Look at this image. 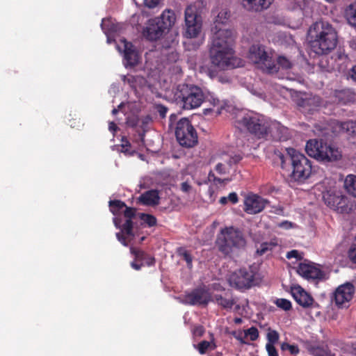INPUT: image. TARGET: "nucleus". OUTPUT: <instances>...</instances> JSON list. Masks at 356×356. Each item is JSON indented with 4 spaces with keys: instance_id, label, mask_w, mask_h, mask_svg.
Segmentation results:
<instances>
[{
    "instance_id": "obj_45",
    "label": "nucleus",
    "mask_w": 356,
    "mask_h": 356,
    "mask_svg": "<svg viewBox=\"0 0 356 356\" xmlns=\"http://www.w3.org/2000/svg\"><path fill=\"white\" fill-rule=\"evenodd\" d=\"M243 157L240 154H235L233 156H230L228 160L225 162L230 168L233 165L237 164L242 160Z\"/></svg>"
},
{
    "instance_id": "obj_42",
    "label": "nucleus",
    "mask_w": 356,
    "mask_h": 356,
    "mask_svg": "<svg viewBox=\"0 0 356 356\" xmlns=\"http://www.w3.org/2000/svg\"><path fill=\"white\" fill-rule=\"evenodd\" d=\"M121 152L128 155H133L134 152H131V143L126 138H122Z\"/></svg>"
},
{
    "instance_id": "obj_38",
    "label": "nucleus",
    "mask_w": 356,
    "mask_h": 356,
    "mask_svg": "<svg viewBox=\"0 0 356 356\" xmlns=\"http://www.w3.org/2000/svg\"><path fill=\"white\" fill-rule=\"evenodd\" d=\"M133 226L132 220L127 219L124 223L122 225V232L127 236H134Z\"/></svg>"
},
{
    "instance_id": "obj_46",
    "label": "nucleus",
    "mask_w": 356,
    "mask_h": 356,
    "mask_svg": "<svg viewBox=\"0 0 356 356\" xmlns=\"http://www.w3.org/2000/svg\"><path fill=\"white\" fill-rule=\"evenodd\" d=\"M155 108L161 118H165L168 111V108L163 104H156Z\"/></svg>"
},
{
    "instance_id": "obj_23",
    "label": "nucleus",
    "mask_w": 356,
    "mask_h": 356,
    "mask_svg": "<svg viewBox=\"0 0 356 356\" xmlns=\"http://www.w3.org/2000/svg\"><path fill=\"white\" fill-rule=\"evenodd\" d=\"M131 253L134 255L135 259L138 261H142L143 265H146L147 266H152L155 264V258L142 250L131 248H130Z\"/></svg>"
},
{
    "instance_id": "obj_49",
    "label": "nucleus",
    "mask_w": 356,
    "mask_h": 356,
    "mask_svg": "<svg viewBox=\"0 0 356 356\" xmlns=\"http://www.w3.org/2000/svg\"><path fill=\"white\" fill-rule=\"evenodd\" d=\"M136 209L126 206L124 211V216L127 218V219L132 220V218L136 216Z\"/></svg>"
},
{
    "instance_id": "obj_48",
    "label": "nucleus",
    "mask_w": 356,
    "mask_h": 356,
    "mask_svg": "<svg viewBox=\"0 0 356 356\" xmlns=\"http://www.w3.org/2000/svg\"><path fill=\"white\" fill-rule=\"evenodd\" d=\"M229 17V13L227 11H221L217 15L216 22L224 24Z\"/></svg>"
},
{
    "instance_id": "obj_28",
    "label": "nucleus",
    "mask_w": 356,
    "mask_h": 356,
    "mask_svg": "<svg viewBox=\"0 0 356 356\" xmlns=\"http://www.w3.org/2000/svg\"><path fill=\"white\" fill-rule=\"evenodd\" d=\"M344 186L349 194L356 197V175H348L344 181Z\"/></svg>"
},
{
    "instance_id": "obj_63",
    "label": "nucleus",
    "mask_w": 356,
    "mask_h": 356,
    "mask_svg": "<svg viewBox=\"0 0 356 356\" xmlns=\"http://www.w3.org/2000/svg\"><path fill=\"white\" fill-rule=\"evenodd\" d=\"M229 179H222L220 178H218V177H216V179L214 180V183L215 184H222L224 183L225 181H228Z\"/></svg>"
},
{
    "instance_id": "obj_64",
    "label": "nucleus",
    "mask_w": 356,
    "mask_h": 356,
    "mask_svg": "<svg viewBox=\"0 0 356 356\" xmlns=\"http://www.w3.org/2000/svg\"><path fill=\"white\" fill-rule=\"evenodd\" d=\"M350 47L353 49L356 50V38L351 40V42H350Z\"/></svg>"
},
{
    "instance_id": "obj_44",
    "label": "nucleus",
    "mask_w": 356,
    "mask_h": 356,
    "mask_svg": "<svg viewBox=\"0 0 356 356\" xmlns=\"http://www.w3.org/2000/svg\"><path fill=\"white\" fill-rule=\"evenodd\" d=\"M348 255L350 260L353 263L356 264V239L349 248Z\"/></svg>"
},
{
    "instance_id": "obj_10",
    "label": "nucleus",
    "mask_w": 356,
    "mask_h": 356,
    "mask_svg": "<svg viewBox=\"0 0 356 356\" xmlns=\"http://www.w3.org/2000/svg\"><path fill=\"white\" fill-rule=\"evenodd\" d=\"M249 58L254 63L260 65V68L268 74L278 71V67L272 56L266 51V47L261 44H253L249 49Z\"/></svg>"
},
{
    "instance_id": "obj_18",
    "label": "nucleus",
    "mask_w": 356,
    "mask_h": 356,
    "mask_svg": "<svg viewBox=\"0 0 356 356\" xmlns=\"http://www.w3.org/2000/svg\"><path fill=\"white\" fill-rule=\"evenodd\" d=\"M269 136L274 140H287L289 138V129L280 122L270 121L268 129V137Z\"/></svg>"
},
{
    "instance_id": "obj_43",
    "label": "nucleus",
    "mask_w": 356,
    "mask_h": 356,
    "mask_svg": "<svg viewBox=\"0 0 356 356\" xmlns=\"http://www.w3.org/2000/svg\"><path fill=\"white\" fill-rule=\"evenodd\" d=\"M281 349L282 350H288L293 355H296L299 353L300 350L298 346L296 345H291L288 343H283L281 345Z\"/></svg>"
},
{
    "instance_id": "obj_33",
    "label": "nucleus",
    "mask_w": 356,
    "mask_h": 356,
    "mask_svg": "<svg viewBox=\"0 0 356 356\" xmlns=\"http://www.w3.org/2000/svg\"><path fill=\"white\" fill-rule=\"evenodd\" d=\"M337 125L339 127L340 130L346 131L347 132L351 131L352 133H354L355 129L356 128V122H353L352 121L343 122H337Z\"/></svg>"
},
{
    "instance_id": "obj_41",
    "label": "nucleus",
    "mask_w": 356,
    "mask_h": 356,
    "mask_svg": "<svg viewBox=\"0 0 356 356\" xmlns=\"http://www.w3.org/2000/svg\"><path fill=\"white\" fill-rule=\"evenodd\" d=\"M334 57L335 60L339 62V65L345 64L348 60V56L341 50L337 51Z\"/></svg>"
},
{
    "instance_id": "obj_29",
    "label": "nucleus",
    "mask_w": 356,
    "mask_h": 356,
    "mask_svg": "<svg viewBox=\"0 0 356 356\" xmlns=\"http://www.w3.org/2000/svg\"><path fill=\"white\" fill-rule=\"evenodd\" d=\"M345 15L348 23L356 27V3L349 5L345 10Z\"/></svg>"
},
{
    "instance_id": "obj_47",
    "label": "nucleus",
    "mask_w": 356,
    "mask_h": 356,
    "mask_svg": "<svg viewBox=\"0 0 356 356\" xmlns=\"http://www.w3.org/2000/svg\"><path fill=\"white\" fill-rule=\"evenodd\" d=\"M182 256L183 259L186 261L187 266L191 268L193 266V257L190 252L187 250H184L182 253H179Z\"/></svg>"
},
{
    "instance_id": "obj_3",
    "label": "nucleus",
    "mask_w": 356,
    "mask_h": 356,
    "mask_svg": "<svg viewBox=\"0 0 356 356\" xmlns=\"http://www.w3.org/2000/svg\"><path fill=\"white\" fill-rule=\"evenodd\" d=\"M312 37V48L317 54H327L335 48L337 44V35L334 29L328 22H316L309 29Z\"/></svg>"
},
{
    "instance_id": "obj_8",
    "label": "nucleus",
    "mask_w": 356,
    "mask_h": 356,
    "mask_svg": "<svg viewBox=\"0 0 356 356\" xmlns=\"http://www.w3.org/2000/svg\"><path fill=\"white\" fill-rule=\"evenodd\" d=\"M236 122L259 139H266L268 137L270 121L262 115L246 113L238 118Z\"/></svg>"
},
{
    "instance_id": "obj_26",
    "label": "nucleus",
    "mask_w": 356,
    "mask_h": 356,
    "mask_svg": "<svg viewBox=\"0 0 356 356\" xmlns=\"http://www.w3.org/2000/svg\"><path fill=\"white\" fill-rule=\"evenodd\" d=\"M355 95L349 89L337 90L334 94L336 101L338 104H347L354 102Z\"/></svg>"
},
{
    "instance_id": "obj_12",
    "label": "nucleus",
    "mask_w": 356,
    "mask_h": 356,
    "mask_svg": "<svg viewBox=\"0 0 356 356\" xmlns=\"http://www.w3.org/2000/svg\"><path fill=\"white\" fill-rule=\"evenodd\" d=\"M185 300L191 305L207 306L213 300L209 287L202 284L186 293Z\"/></svg>"
},
{
    "instance_id": "obj_6",
    "label": "nucleus",
    "mask_w": 356,
    "mask_h": 356,
    "mask_svg": "<svg viewBox=\"0 0 356 356\" xmlns=\"http://www.w3.org/2000/svg\"><path fill=\"white\" fill-rule=\"evenodd\" d=\"M245 244L242 232L232 226L222 229L216 241L218 250L225 256L232 253L234 249L245 247Z\"/></svg>"
},
{
    "instance_id": "obj_25",
    "label": "nucleus",
    "mask_w": 356,
    "mask_h": 356,
    "mask_svg": "<svg viewBox=\"0 0 356 356\" xmlns=\"http://www.w3.org/2000/svg\"><path fill=\"white\" fill-rule=\"evenodd\" d=\"M321 104V99L318 97L302 99V102L299 103V106L302 108V112L312 113L318 106H320Z\"/></svg>"
},
{
    "instance_id": "obj_21",
    "label": "nucleus",
    "mask_w": 356,
    "mask_h": 356,
    "mask_svg": "<svg viewBox=\"0 0 356 356\" xmlns=\"http://www.w3.org/2000/svg\"><path fill=\"white\" fill-rule=\"evenodd\" d=\"M325 203L334 210H339L346 204V197L341 195H336L327 192L323 195Z\"/></svg>"
},
{
    "instance_id": "obj_36",
    "label": "nucleus",
    "mask_w": 356,
    "mask_h": 356,
    "mask_svg": "<svg viewBox=\"0 0 356 356\" xmlns=\"http://www.w3.org/2000/svg\"><path fill=\"white\" fill-rule=\"evenodd\" d=\"M216 345L207 341H202L197 344V350L202 355L206 353L209 349H214Z\"/></svg>"
},
{
    "instance_id": "obj_4",
    "label": "nucleus",
    "mask_w": 356,
    "mask_h": 356,
    "mask_svg": "<svg viewBox=\"0 0 356 356\" xmlns=\"http://www.w3.org/2000/svg\"><path fill=\"white\" fill-rule=\"evenodd\" d=\"M178 115L172 113L169 117V128L175 126V134L179 144L184 147H193L197 144V133L191 120L187 118L177 120Z\"/></svg>"
},
{
    "instance_id": "obj_62",
    "label": "nucleus",
    "mask_w": 356,
    "mask_h": 356,
    "mask_svg": "<svg viewBox=\"0 0 356 356\" xmlns=\"http://www.w3.org/2000/svg\"><path fill=\"white\" fill-rule=\"evenodd\" d=\"M228 199L227 197H220L219 202L222 204H225L227 203Z\"/></svg>"
},
{
    "instance_id": "obj_59",
    "label": "nucleus",
    "mask_w": 356,
    "mask_h": 356,
    "mask_svg": "<svg viewBox=\"0 0 356 356\" xmlns=\"http://www.w3.org/2000/svg\"><path fill=\"white\" fill-rule=\"evenodd\" d=\"M108 129H109V131H111V132L115 134L117 131V130L118 129V127L114 122H109V124H108Z\"/></svg>"
},
{
    "instance_id": "obj_54",
    "label": "nucleus",
    "mask_w": 356,
    "mask_h": 356,
    "mask_svg": "<svg viewBox=\"0 0 356 356\" xmlns=\"http://www.w3.org/2000/svg\"><path fill=\"white\" fill-rule=\"evenodd\" d=\"M286 257L289 259H292V258H295L297 259H301V258H302L299 254V252L296 250H293L288 252L286 253Z\"/></svg>"
},
{
    "instance_id": "obj_7",
    "label": "nucleus",
    "mask_w": 356,
    "mask_h": 356,
    "mask_svg": "<svg viewBox=\"0 0 356 356\" xmlns=\"http://www.w3.org/2000/svg\"><path fill=\"white\" fill-rule=\"evenodd\" d=\"M175 98L177 104L186 110L200 107L204 101L202 90L195 85L180 84L175 92Z\"/></svg>"
},
{
    "instance_id": "obj_20",
    "label": "nucleus",
    "mask_w": 356,
    "mask_h": 356,
    "mask_svg": "<svg viewBox=\"0 0 356 356\" xmlns=\"http://www.w3.org/2000/svg\"><path fill=\"white\" fill-rule=\"evenodd\" d=\"M243 7L248 11L260 12L267 9L273 0H239Z\"/></svg>"
},
{
    "instance_id": "obj_37",
    "label": "nucleus",
    "mask_w": 356,
    "mask_h": 356,
    "mask_svg": "<svg viewBox=\"0 0 356 356\" xmlns=\"http://www.w3.org/2000/svg\"><path fill=\"white\" fill-rule=\"evenodd\" d=\"M268 342L266 344H273L275 345L277 343L280 339L279 333L274 330H269L267 336H266Z\"/></svg>"
},
{
    "instance_id": "obj_30",
    "label": "nucleus",
    "mask_w": 356,
    "mask_h": 356,
    "mask_svg": "<svg viewBox=\"0 0 356 356\" xmlns=\"http://www.w3.org/2000/svg\"><path fill=\"white\" fill-rule=\"evenodd\" d=\"M126 204L119 200H114L109 201L110 210L115 216L118 215L121 210L126 207Z\"/></svg>"
},
{
    "instance_id": "obj_15",
    "label": "nucleus",
    "mask_w": 356,
    "mask_h": 356,
    "mask_svg": "<svg viewBox=\"0 0 356 356\" xmlns=\"http://www.w3.org/2000/svg\"><path fill=\"white\" fill-rule=\"evenodd\" d=\"M268 202L261 197L255 195H248L244 200V211L248 214H256L261 212Z\"/></svg>"
},
{
    "instance_id": "obj_55",
    "label": "nucleus",
    "mask_w": 356,
    "mask_h": 356,
    "mask_svg": "<svg viewBox=\"0 0 356 356\" xmlns=\"http://www.w3.org/2000/svg\"><path fill=\"white\" fill-rule=\"evenodd\" d=\"M116 237L118 238V240L124 246H127L128 245V243H127V238L126 236H124V233L122 234L120 232H118L116 234Z\"/></svg>"
},
{
    "instance_id": "obj_50",
    "label": "nucleus",
    "mask_w": 356,
    "mask_h": 356,
    "mask_svg": "<svg viewBox=\"0 0 356 356\" xmlns=\"http://www.w3.org/2000/svg\"><path fill=\"white\" fill-rule=\"evenodd\" d=\"M204 101L210 102L213 106H217L220 104V100L218 98L211 94H208L207 96L204 95Z\"/></svg>"
},
{
    "instance_id": "obj_14",
    "label": "nucleus",
    "mask_w": 356,
    "mask_h": 356,
    "mask_svg": "<svg viewBox=\"0 0 356 356\" xmlns=\"http://www.w3.org/2000/svg\"><path fill=\"white\" fill-rule=\"evenodd\" d=\"M167 31L163 29L159 18H153L148 20L146 26L144 28L143 34L144 37L150 41H156L160 39Z\"/></svg>"
},
{
    "instance_id": "obj_22",
    "label": "nucleus",
    "mask_w": 356,
    "mask_h": 356,
    "mask_svg": "<svg viewBox=\"0 0 356 356\" xmlns=\"http://www.w3.org/2000/svg\"><path fill=\"white\" fill-rule=\"evenodd\" d=\"M160 197L157 190H149L140 195L138 201L145 206H156L159 204Z\"/></svg>"
},
{
    "instance_id": "obj_11",
    "label": "nucleus",
    "mask_w": 356,
    "mask_h": 356,
    "mask_svg": "<svg viewBox=\"0 0 356 356\" xmlns=\"http://www.w3.org/2000/svg\"><path fill=\"white\" fill-rule=\"evenodd\" d=\"M228 281L229 285L236 289H250L254 284V273L250 269L241 268L232 273Z\"/></svg>"
},
{
    "instance_id": "obj_56",
    "label": "nucleus",
    "mask_w": 356,
    "mask_h": 356,
    "mask_svg": "<svg viewBox=\"0 0 356 356\" xmlns=\"http://www.w3.org/2000/svg\"><path fill=\"white\" fill-rule=\"evenodd\" d=\"M229 201H230L232 204H236L238 201V195L236 193H230L227 197Z\"/></svg>"
},
{
    "instance_id": "obj_58",
    "label": "nucleus",
    "mask_w": 356,
    "mask_h": 356,
    "mask_svg": "<svg viewBox=\"0 0 356 356\" xmlns=\"http://www.w3.org/2000/svg\"><path fill=\"white\" fill-rule=\"evenodd\" d=\"M349 76L356 82V65L353 66L348 72Z\"/></svg>"
},
{
    "instance_id": "obj_2",
    "label": "nucleus",
    "mask_w": 356,
    "mask_h": 356,
    "mask_svg": "<svg viewBox=\"0 0 356 356\" xmlns=\"http://www.w3.org/2000/svg\"><path fill=\"white\" fill-rule=\"evenodd\" d=\"M275 155L280 162L282 169L288 170L291 169L290 177L292 180L303 183L311 176L312 172L311 161L294 148H286L285 153L275 150Z\"/></svg>"
},
{
    "instance_id": "obj_13",
    "label": "nucleus",
    "mask_w": 356,
    "mask_h": 356,
    "mask_svg": "<svg viewBox=\"0 0 356 356\" xmlns=\"http://www.w3.org/2000/svg\"><path fill=\"white\" fill-rule=\"evenodd\" d=\"M355 292V288L350 282L339 286L333 293V300L335 305L339 308L347 307V305L353 299Z\"/></svg>"
},
{
    "instance_id": "obj_17",
    "label": "nucleus",
    "mask_w": 356,
    "mask_h": 356,
    "mask_svg": "<svg viewBox=\"0 0 356 356\" xmlns=\"http://www.w3.org/2000/svg\"><path fill=\"white\" fill-rule=\"evenodd\" d=\"M122 47L118 46L119 50H122L124 53V58L126 61L125 65L134 67L139 63V56L134 49L131 42H127L125 39L121 40Z\"/></svg>"
},
{
    "instance_id": "obj_1",
    "label": "nucleus",
    "mask_w": 356,
    "mask_h": 356,
    "mask_svg": "<svg viewBox=\"0 0 356 356\" xmlns=\"http://www.w3.org/2000/svg\"><path fill=\"white\" fill-rule=\"evenodd\" d=\"M234 40L233 32L229 29H219L215 33L209 49V58L213 66L225 70L238 65L233 49Z\"/></svg>"
},
{
    "instance_id": "obj_24",
    "label": "nucleus",
    "mask_w": 356,
    "mask_h": 356,
    "mask_svg": "<svg viewBox=\"0 0 356 356\" xmlns=\"http://www.w3.org/2000/svg\"><path fill=\"white\" fill-rule=\"evenodd\" d=\"M158 18L163 26V29L166 31H168L174 25L176 20L175 13L172 10H164Z\"/></svg>"
},
{
    "instance_id": "obj_53",
    "label": "nucleus",
    "mask_w": 356,
    "mask_h": 356,
    "mask_svg": "<svg viewBox=\"0 0 356 356\" xmlns=\"http://www.w3.org/2000/svg\"><path fill=\"white\" fill-rule=\"evenodd\" d=\"M161 0H144V4L149 8H154L156 7Z\"/></svg>"
},
{
    "instance_id": "obj_9",
    "label": "nucleus",
    "mask_w": 356,
    "mask_h": 356,
    "mask_svg": "<svg viewBox=\"0 0 356 356\" xmlns=\"http://www.w3.org/2000/svg\"><path fill=\"white\" fill-rule=\"evenodd\" d=\"M305 150L307 154L315 159L330 162L341 159V152L334 147L328 145L323 140L311 139L306 143Z\"/></svg>"
},
{
    "instance_id": "obj_32",
    "label": "nucleus",
    "mask_w": 356,
    "mask_h": 356,
    "mask_svg": "<svg viewBox=\"0 0 356 356\" xmlns=\"http://www.w3.org/2000/svg\"><path fill=\"white\" fill-rule=\"evenodd\" d=\"M140 218L149 227H154L157 224L156 218L152 214L141 213H140Z\"/></svg>"
},
{
    "instance_id": "obj_61",
    "label": "nucleus",
    "mask_w": 356,
    "mask_h": 356,
    "mask_svg": "<svg viewBox=\"0 0 356 356\" xmlns=\"http://www.w3.org/2000/svg\"><path fill=\"white\" fill-rule=\"evenodd\" d=\"M216 175H214V173L212 172V171H210L209 173V175H208V179L209 181H214L215 179H216Z\"/></svg>"
},
{
    "instance_id": "obj_51",
    "label": "nucleus",
    "mask_w": 356,
    "mask_h": 356,
    "mask_svg": "<svg viewBox=\"0 0 356 356\" xmlns=\"http://www.w3.org/2000/svg\"><path fill=\"white\" fill-rule=\"evenodd\" d=\"M226 165H227V163L224 164V163H218L216 165L215 170L220 175L226 174L227 172H229V168H227L226 167Z\"/></svg>"
},
{
    "instance_id": "obj_39",
    "label": "nucleus",
    "mask_w": 356,
    "mask_h": 356,
    "mask_svg": "<svg viewBox=\"0 0 356 356\" xmlns=\"http://www.w3.org/2000/svg\"><path fill=\"white\" fill-rule=\"evenodd\" d=\"M245 337H250V339L252 341H256L259 338V331L257 327L252 326L244 331Z\"/></svg>"
},
{
    "instance_id": "obj_40",
    "label": "nucleus",
    "mask_w": 356,
    "mask_h": 356,
    "mask_svg": "<svg viewBox=\"0 0 356 356\" xmlns=\"http://www.w3.org/2000/svg\"><path fill=\"white\" fill-rule=\"evenodd\" d=\"M276 305L278 307L289 311L291 309V303L289 300L284 298H280L276 300Z\"/></svg>"
},
{
    "instance_id": "obj_52",
    "label": "nucleus",
    "mask_w": 356,
    "mask_h": 356,
    "mask_svg": "<svg viewBox=\"0 0 356 356\" xmlns=\"http://www.w3.org/2000/svg\"><path fill=\"white\" fill-rule=\"evenodd\" d=\"M266 349L268 356H279L277 349L275 345L266 344Z\"/></svg>"
},
{
    "instance_id": "obj_35",
    "label": "nucleus",
    "mask_w": 356,
    "mask_h": 356,
    "mask_svg": "<svg viewBox=\"0 0 356 356\" xmlns=\"http://www.w3.org/2000/svg\"><path fill=\"white\" fill-rule=\"evenodd\" d=\"M276 65L278 69L280 67L284 70H289L292 67V63L284 56H280L277 58V64Z\"/></svg>"
},
{
    "instance_id": "obj_31",
    "label": "nucleus",
    "mask_w": 356,
    "mask_h": 356,
    "mask_svg": "<svg viewBox=\"0 0 356 356\" xmlns=\"http://www.w3.org/2000/svg\"><path fill=\"white\" fill-rule=\"evenodd\" d=\"M314 356H334L327 348L316 346L310 349Z\"/></svg>"
},
{
    "instance_id": "obj_27",
    "label": "nucleus",
    "mask_w": 356,
    "mask_h": 356,
    "mask_svg": "<svg viewBox=\"0 0 356 356\" xmlns=\"http://www.w3.org/2000/svg\"><path fill=\"white\" fill-rule=\"evenodd\" d=\"M212 300V301H215L219 306L225 309H232L236 303V300L228 293H226L225 296H222L220 294H216Z\"/></svg>"
},
{
    "instance_id": "obj_5",
    "label": "nucleus",
    "mask_w": 356,
    "mask_h": 356,
    "mask_svg": "<svg viewBox=\"0 0 356 356\" xmlns=\"http://www.w3.org/2000/svg\"><path fill=\"white\" fill-rule=\"evenodd\" d=\"M204 0H196L189 4L184 11L185 31L187 38H195L202 31L203 19L202 15L206 8Z\"/></svg>"
},
{
    "instance_id": "obj_34",
    "label": "nucleus",
    "mask_w": 356,
    "mask_h": 356,
    "mask_svg": "<svg viewBox=\"0 0 356 356\" xmlns=\"http://www.w3.org/2000/svg\"><path fill=\"white\" fill-rule=\"evenodd\" d=\"M277 245L276 243L273 242H264L260 245V247L257 250V253L259 255H263L268 250H272L274 247Z\"/></svg>"
},
{
    "instance_id": "obj_60",
    "label": "nucleus",
    "mask_w": 356,
    "mask_h": 356,
    "mask_svg": "<svg viewBox=\"0 0 356 356\" xmlns=\"http://www.w3.org/2000/svg\"><path fill=\"white\" fill-rule=\"evenodd\" d=\"M131 266L134 269H135L136 270H140L141 267L143 266V264H138L136 263L135 261H133L131 263Z\"/></svg>"
},
{
    "instance_id": "obj_19",
    "label": "nucleus",
    "mask_w": 356,
    "mask_h": 356,
    "mask_svg": "<svg viewBox=\"0 0 356 356\" xmlns=\"http://www.w3.org/2000/svg\"><path fill=\"white\" fill-rule=\"evenodd\" d=\"M291 295L296 302L303 307H312L314 303V300L312 296L300 286L291 288Z\"/></svg>"
},
{
    "instance_id": "obj_16",
    "label": "nucleus",
    "mask_w": 356,
    "mask_h": 356,
    "mask_svg": "<svg viewBox=\"0 0 356 356\" xmlns=\"http://www.w3.org/2000/svg\"><path fill=\"white\" fill-rule=\"evenodd\" d=\"M297 273L307 280H323L325 277L324 272L317 267L314 263L299 264Z\"/></svg>"
},
{
    "instance_id": "obj_57",
    "label": "nucleus",
    "mask_w": 356,
    "mask_h": 356,
    "mask_svg": "<svg viewBox=\"0 0 356 356\" xmlns=\"http://www.w3.org/2000/svg\"><path fill=\"white\" fill-rule=\"evenodd\" d=\"M191 189V186L186 181L181 183V190L184 193H188Z\"/></svg>"
}]
</instances>
